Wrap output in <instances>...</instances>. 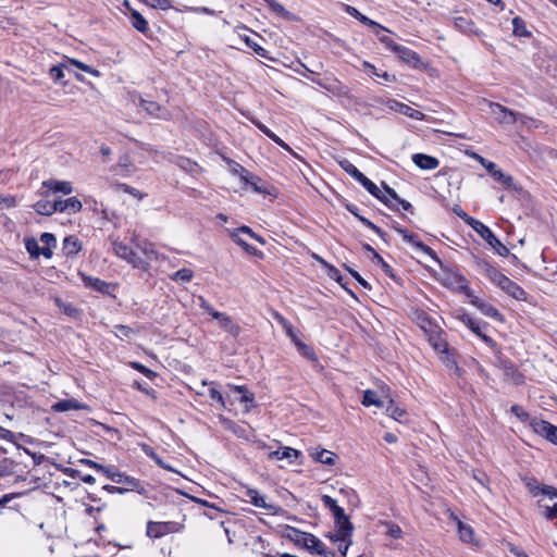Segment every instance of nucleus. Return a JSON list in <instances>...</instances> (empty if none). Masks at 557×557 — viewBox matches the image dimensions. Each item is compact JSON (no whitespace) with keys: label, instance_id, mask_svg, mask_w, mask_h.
Wrapping results in <instances>:
<instances>
[{"label":"nucleus","instance_id":"obj_1","mask_svg":"<svg viewBox=\"0 0 557 557\" xmlns=\"http://www.w3.org/2000/svg\"><path fill=\"white\" fill-rule=\"evenodd\" d=\"M112 251L117 258L132 264L133 268L140 270L148 269V261L143 259L132 247L121 240H112Z\"/></svg>","mask_w":557,"mask_h":557},{"label":"nucleus","instance_id":"obj_2","mask_svg":"<svg viewBox=\"0 0 557 557\" xmlns=\"http://www.w3.org/2000/svg\"><path fill=\"white\" fill-rule=\"evenodd\" d=\"M379 40L391 51L396 53L399 59L404 62L417 66L420 63V57L413 50L396 44L391 37L382 35L379 37Z\"/></svg>","mask_w":557,"mask_h":557},{"label":"nucleus","instance_id":"obj_3","mask_svg":"<svg viewBox=\"0 0 557 557\" xmlns=\"http://www.w3.org/2000/svg\"><path fill=\"white\" fill-rule=\"evenodd\" d=\"M287 537L312 552L322 547V542L317 536L299 531L296 528L287 527Z\"/></svg>","mask_w":557,"mask_h":557},{"label":"nucleus","instance_id":"obj_4","mask_svg":"<svg viewBox=\"0 0 557 557\" xmlns=\"http://www.w3.org/2000/svg\"><path fill=\"white\" fill-rule=\"evenodd\" d=\"M473 230L484 238L487 244L502 257L509 253V249L494 235L490 227L482 222H474Z\"/></svg>","mask_w":557,"mask_h":557},{"label":"nucleus","instance_id":"obj_5","mask_svg":"<svg viewBox=\"0 0 557 557\" xmlns=\"http://www.w3.org/2000/svg\"><path fill=\"white\" fill-rule=\"evenodd\" d=\"M181 530V524L174 521L156 522L148 521L146 534L152 540L161 539L170 533H175Z\"/></svg>","mask_w":557,"mask_h":557},{"label":"nucleus","instance_id":"obj_6","mask_svg":"<svg viewBox=\"0 0 557 557\" xmlns=\"http://www.w3.org/2000/svg\"><path fill=\"white\" fill-rule=\"evenodd\" d=\"M459 320L467 327H469L475 335H478L485 344H487L491 347H493L495 345V343L492 339V337H490L485 333V330L487 327V323L479 321V320H475V319L471 318L467 313H462L461 315H459Z\"/></svg>","mask_w":557,"mask_h":557},{"label":"nucleus","instance_id":"obj_7","mask_svg":"<svg viewBox=\"0 0 557 557\" xmlns=\"http://www.w3.org/2000/svg\"><path fill=\"white\" fill-rule=\"evenodd\" d=\"M113 482L122 485L120 487H114V491L117 494H124L129 491H136L139 494L145 493V487L137 479L125 473L121 472L120 474H114Z\"/></svg>","mask_w":557,"mask_h":557},{"label":"nucleus","instance_id":"obj_8","mask_svg":"<svg viewBox=\"0 0 557 557\" xmlns=\"http://www.w3.org/2000/svg\"><path fill=\"white\" fill-rule=\"evenodd\" d=\"M530 426L536 434L557 445V426L535 418L530 421Z\"/></svg>","mask_w":557,"mask_h":557},{"label":"nucleus","instance_id":"obj_9","mask_svg":"<svg viewBox=\"0 0 557 557\" xmlns=\"http://www.w3.org/2000/svg\"><path fill=\"white\" fill-rule=\"evenodd\" d=\"M488 107L491 114L500 124H513L518 121V117L521 116L520 114L515 113L513 111L499 103L490 102Z\"/></svg>","mask_w":557,"mask_h":557},{"label":"nucleus","instance_id":"obj_10","mask_svg":"<svg viewBox=\"0 0 557 557\" xmlns=\"http://www.w3.org/2000/svg\"><path fill=\"white\" fill-rule=\"evenodd\" d=\"M395 231L403 237L405 242L410 244L416 250L421 251L433 259H435V252L426 245H424L421 240H419L418 236L408 232L407 230L400 226H394Z\"/></svg>","mask_w":557,"mask_h":557},{"label":"nucleus","instance_id":"obj_11","mask_svg":"<svg viewBox=\"0 0 557 557\" xmlns=\"http://www.w3.org/2000/svg\"><path fill=\"white\" fill-rule=\"evenodd\" d=\"M313 83L325 89L337 97H344L348 95V89L339 81L332 77H325L322 79H312Z\"/></svg>","mask_w":557,"mask_h":557},{"label":"nucleus","instance_id":"obj_12","mask_svg":"<svg viewBox=\"0 0 557 557\" xmlns=\"http://www.w3.org/2000/svg\"><path fill=\"white\" fill-rule=\"evenodd\" d=\"M451 518L454 519V521H456L457 531H458L460 541L463 542L465 544H471L473 546H479V541L475 537L473 528L470 524L461 521L454 513H451Z\"/></svg>","mask_w":557,"mask_h":557},{"label":"nucleus","instance_id":"obj_13","mask_svg":"<svg viewBox=\"0 0 557 557\" xmlns=\"http://www.w3.org/2000/svg\"><path fill=\"white\" fill-rule=\"evenodd\" d=\"M385 106L391 110V111H395L397 113H400L403 115H406V116H409L413 120H423L424 117V114L411 107H409L408 104L406 103H403V102H399L397 100H394V99H388L386 102H385Z\"/></svg>","mask_w":557,"mask_h":557},{"label":"nucleus","instance_id":"obj_14","mask_svg":"<svg viewBox=\"0 0 557 557\" xmlns=\"http://www.w3.org/2000/svg\"><path fill=\"white\" fill-rule=\"evenodd\" d=\"M478 270L480 273L488 277L494 284H496L499 288L503 284V281H506L508 277L498 271L495 267H493L487 261L481 260L476 263Z\"/></svg>","mask_w":557,"mask_h":557},{"label":"nucleus","instance_id":"obj_15","mask_svg":"<svg viewBox=\"0 0 557 557\" xmlns=\"http://www.w3.org/2000/svg\"><path fill=\"white\" fill-rule=\"evenodd\" d=\"M244 495L247 498V502L258 508H262L271 513H276L278 510L275 505L267 503L265 497L261 495L257 490L247 488Z\"/></svg>","mask_w":557,"mask_h":557},{"label":"nucleus","instance_id":"obj_16","mask_svg":"<svg viewBox=\"0 0 557 557\" xmlns=\"http://www.w3.org/2000/svg\"><path fill=\"white\" fill-rule=\"evenodd\" d=\"M131 242L135 245L136 249L144 255L141 258L148 261V265L152 260L157 259V251L154 250L153 244L146 239H140L137 234L132 235Z\"/></svg>","mask_w":557,"mask_h":557},{"label":"nucleus","instance_id":"obj_17","mask_svg":"<svg viewBox=\"0 0 557 557\" xmlns=\"http://www.w3.org/2000/svg\"><path fill=\"white\" fill-rule=\"evenodd\" d=\"M55 212H65L69 214L77 213L82 210L83 205L76 197L67 199H55Z\"/></svg>","mask_w":557,"mask_h":557},{"label":"nucleus","instance_id":"obj_18","mask_svg":"<svg viewBox=\"0 0 557 557\" xmlns=\"http://www.w3.org/2000/svg\"><path fill=\"white\" fill-rule=\"evenodd\" d=\"M346 11H347V13L349 15L354 16L359 22H361L362 24H364L368 27L372 28L376 36L380 37V33L381 32H387V28H385L384 26L380 25L379 23L370 20L368 16L363 15L362 13H360L356 8L347 5Z\"/></svg>","mask_w":557,"mask_h":557},{"label":"nucleus","instance_id":"obj_19","mask_svg":"<svg viewBox=\"0 0 557 557\" xmlns=\"http://www.w3.org/2000/svg\"><path fill=\"white\" fill-rule=\"evenodd\" d=\"M482 164L486 169V171L499 183L503 185L510 187L512 186L513 180L511 176L506 175L494 162L485 161L482 159Z\"/></svg>","mask_w":557,"mask_h":557},{"label":"nucleus","instance_id":"obj_20","mask_svg":"<svg viewBox=\"0 0 557 557\" xmlns=\"http://www.w3.org/2000/svg\"><path fill=\"white\" fill-rule=\"evenodd\" d=\"M51 409L55 412H65L70 410H84L87 409V406L75 398H67L54 403Z\"/></svg>","mask_w":557,"mask_h":557},{"label":"nucleus","instance_id":"obj_21","mask_svg":"<svg viewBox=\"0 0 557 557\" xmlns=\"http://www.w3.org/2000/svg\"><path fill=\"white\" fill-rule=\"evenodd\" d=\"M472 306L479 309L482 314L497 321H503L500 312L490 302H486L483 299H473Z\"/></svg>","mask_w":557,"mask_h":557},{"label":"nucleus","instance_id":"obj_22","mask_svg":"<svg viewBox=\"0 0 557 557\" xmlns=\"http://www.w3.org/2000/svg\"><path fill=\"white\" fill-rule=\"evenodd\" d=\"M42 187L52 193H61L63 195H70L73 191V186L69 181L48 180L42 182Z\"/></svg>","mask_w":557,"mask_h":557},{"label":"nucleus","instance_id":"obj_23","mask_svg":"<svg viewBox=\"0 0 557 557\" xmlns=\"http://www.w3.org/2000/svg\"><path fill=\"white\" fill-rule=\"evenodd\" d=\"M215 320L219 321V325L222 330L236 337L239 335L240 327L233 322L232 318L226 313H215Z\"/></svg>","mask_w":557,"mask_h":557},{"label":"nucleus","instance_id":"obj_24","mask_svg":"<svg viewBox=\"0 0 557 557\" xmlns=\"http://www.w3.org/2000/svg\"><path fill=\"white\" fill-rule=\"evenodd\" d=\"M413 163L422 170H434L438 166L440 161L432 156L424 153H414L412 156Z\"/></svg>","mask_w":557,"mask_h":557},{"label":"nucleus","instance_id":"obj_25","mask_svg":"<svg viewBox=\"0 0 557 557\" xmlns=\"http://www.w3.org/2000/svg\"><path fill=\"white\" fill-rule=\"evenodd\" d=\"M139 103H140V107L152 116H156L159 119H165L168 116L166 109L162 108L154 101L140 98Z\"/></svg>","mask_w":557,"mask_h":557},{"label":"nucleus","instance_id":"obj_26","mask_svg":"<svg viewBox=\"0 0 557 557\" xmlns=\"http://www.w3.org/2000/svg\"><path fill=\"white\" fill-rule=\"evenodd\" d=\"M386 413L399 423L405 424L409 422L408 412L404 408H400L398 405H396L393 400H389L386 407Z\"/></svg>","mask_w":557,"mask_h":557},{"label":"nucleus","instance_id":"obj_27","mask_svg":"<svg viewBox=\"0 0 557 557\" xmlns=\"http://www.w3.org/2000/svg\"><path fill=\"white\" fill-rule=\"evenodd\" d=\"M82 249V243L76 236H67L64 238L62 244V250L65 256L73 257L77 255Z\"/></svg>","mask_w":557,"mask_h":557},{"label":"nucleus","instance_id":"obj_28","mask_svg":"<svg viewBox=\"0 0 557 557\" xmlns=\"http://www.w3.org/2000/svg\"><path fill=\"white\" fill-rule=\"evenodd\" d=\"M454 24L456 28L462 33L472 34L475 36L481 35L480 30L474 27L473 22L471 20H468L467 17L458 16L455 18Z\"/></svg>","mask_w":557,"mask_h":557},{"label":"nucleus","instance_id":"obj_29","mask_svg":"<svg viewBox=\"0 0 557 557\" xmlns=\"http://www.w3.org/2000/svg\"><path fill=\"white\" fill-rule=\"evenodd\" d=\"M234 392L239 395V401L245 405V410L249 411L255 407V396L245 386H234Z\"/></svg>","mask_w":557,"mask_h":557},{"label":"nucleus","instance_id":"obj_30","mask_svg":"<svg viewBox=\"0 0 557 557\" xmlns=\"http://www.w3.org/2000/svg\"><path fill=\"white\" fill-rule=\"evenodd\" d=\"M379 200L384 202L391 209H397V202H400L399 196L387 185H384V191H382Z\"/></svg>","mask_w":557,"mask_h":557},{"label":"nucleus","instance_id":"obj_31","mask_svg":"<svg viewBox=\"0 0 557 557\" xmlns=\"http://www.w3.org/2000/svg\"><path fill=\"white\" fill-rule=\"evenodd\" d=\"M500 289H503L509 296H511L518 300L522 299L524 296V290L518 284H516L513 281H511L509 277L506 281H503V284L500 285Z\"/></svg>","mask_w":557,"mask_h":557},{"label":"nucleus","instance_id":"obj_32","mask_svg":"<svg viewBox=\"0 0 557 557\" xmlns=\"http://www.w3.org/2000/svg\"><path fill=\"white\" fill-rule=\"evenodd\" d=\"M500 289H503L509 296H511L518 300L522 299L524 296V290L518 284H516L513 281H511L509 277L506 281H503V284L500 285Z\"/></svg>","mask_w":557,"mask_h":557},{"label":"nucleus","instance_id":"obj_33","mask_svg":"<svg viewBox=\"0 0 557 557\" xmlns=\"http://www.w3.org/2000/svg\"><path fill=\"white\" fill-rule=\"evenodd\" d=\"M131 23L132 26L141 34H146L149 29L147 20L137 11L131 10Z\"/></svg>","mask_w":557,"mask_h":557},{"label":"nucleus","instance_id":"obj_34","mask_svg":"<svg viewBox=\"0 0 557 557\" xmlns=\"http://www.w3.org/2000/svg\"><path fill=\"white\" fill-rule=\"evenodd\" d=\"M34 210L42 215H51L55 212V202L48 199H40L34 203Z\"/></svg>","mask_w":557,"mask_h":557},{"label":"nucleus","instance_id":"obj_35","mask_svg":"<svg viewBox=\"0 0 557 557\" xmlns=\"http://www.w3.org/2000/svg\"><path fill=\"white\" fill-rule=\"evenodd\" d=\"M299 455H269L270 460L280 468H288L294 465Z\"/></svg>","mask_w":557,"mask_h":557},{"label":"nucleus","instance_id":"obj_36","mask_svg":"<svg viewBox=\"0 0 557 557\" xmlns=\"http://www.w3.org/2000/svg\"><path fill=\"white\" fill-rule=\"evenodd\" d=\"M253 124L264 134L267 135L270 139H272L275 144H277L278 146H281L282 148H284L285 150H288L290 151V148L289 146L284 141L282 140L277 135H275L272 131H270L264 124H262L261 122H258V121H253Z\"/></svg>","mask_w":557,"mask_h":557},{"label":"nucleus","instance_id":"obj_37","mask_svg":"<svg viewBox=\"0 0 557 557\" xmlns=\"http://www.w3.org/2000/svg\"><path fill=\"white\" fill-rule=\"evenodd\" d=\"M361 404L366 407L375 406L377 408H382L384 406V403L379 398L376 392L372 389H367L363 393Z\"/></svg>","mask_w":557,"mask_h":557},{"label":"nucleus","instance_id":"obj_38","mask_svg":"<svg viewBox=\"0 0 557 557\" xmlns=\"http://www.w3.org/2000/svg\"><path fill=\"white\" fill-rule=\"evenodd\" d=\"M82 278H83V282H84V284L86 286L91 287L95 290L104 293L109 288V284L103 282V281H101L98 277H91V276L83 275Z\"/></svg>","mask_w":557,"mask_h":557},{"label":"nucleus","instance_id":"obj_39","mask_svg":"<svg viewBox=\"0 0 557 557\" xmlns=\"http://www.w3.org/2000/svg\"><path fill=\"white\" fill-rule=\"evenodd\" d=\"M528 486L531 491V493H533L534 496H536L539 493L543 494V495H546L550 498L553 497H556L557 498V490L553 486H549V485H532L531 483H528Z\"/></svg>","mask_w":557,"mask_h":557},{"label":"nucleus","instance_id":"obj_40","mask_svg":"<svg viewBox=\"0 0 557 557\" xmlns=\"http://www.w3.org/2000/svg\"><path fill=\"white\" fill-rule=\"evenodd\" d=\"M230 172L233 175H236L240 178V181H248V178H252V173L247 171L244 166L235 161H228Z\"/></svg>","mask_w":557,"mask_h":557},{"label":"nucleus","instance_id":"obj_41","mask_svg":"<svg viewBox=\"0 0 557 557\" xmlns=\"http://www.w3.org/2000/svg\"><path fill=\"white\" fill-rule=\"evenodd\" d=\"M242 39L259 57L264 58V59H270L268 51L264 48H262L260 45H258L252 38H250L249 36L245 35V36H242Z\"/></svg>","mask_w":557,"mask_h":557},{"label":"nucleus","instance_id":"obj_42","mask_svg":"<svg viewBox=\"0 0 557 557\" xmlns=\"http://www.w3.org/2000/svg\"><path fill=\"white\" fill-rule=\"evenodd\" d=\"M512 27H513V34L516 36H519V37L530 36V33L527 30L525 23L521 17L516 16L512 20Z\"/></svg>","mask_w":557,"mask_h":557},{"label":"nucleus","instance_id":"obj_43","mask_svg":"<svg viewBox=\"0 0 557 557\" xmlns=\"http://www.w3.org/2000/svg\"><path fill=\"white\" fill-rule=\"evenodd\" d=\"M67 63H69V65H73V66L95 76V77L100 76V72L98 70H96V69L91 67L90 65H87L76 59H69Z\"/></svg>","mask_w":557,"mask_h":557},{"label":"nucleus","instance_id":"obj_44","mask_svg":"<svg viewBox=\"0 0 557 557\" xmlns=\"http://www.w3.org/2000/svg\"><path fill=\"white\" fill-rule=\"evenodd\" d=\"M276 318H277V321L282 324L283 329L285 330L286 335L288 337H290V339L297 346L300 343V341L297 338V336H296V334L294 332L293 325L285 318H283L282 315L277 314Z\"/></svg>","mask_w":557,"mask_h":557},{"label":"nucleus","instance_id":"obj_45","mask_svg":"<svg viewBox=\"0 0 557 557\" xmlns=\"http://www.w3.org/2000/svg\"><path fill=\"white\" fill-rule=\"evenodd\" d=\"M342 168L354 177L357 182H360L366 175L361 173L352 163L349 161L342 162Z\"/></svg>","mask_w":557,"mask_h":557},{"label":"nucleus","instance_id":"obj_46","mask_svg":"<svg viewBox=\"0 0 557 557\" xmlns=\"http://www.w3.org/2000/svg\"><path fill=\"white\" fill-rule=\"evenodd\" d=\"M372 196L380 199L382 190L367 176L359 182Z\"/></svg>","mask_w":557,"mask_h":557},{"label":"nucleus","instance_id":"obj_47","mask_svg":"<svg viewBox=\"0 0 557 557\" xmlns=\"http://www.w3.org/2000/svg\"><path fill=\"white\" fill-rule=\"evenodd\" d=\"M64 69L70 71L69 63L52 66L49 71L50 77L54 82H60L64 77Z\"/></svg>","mask_w":557,"mask_h":557},{"label":"nucleus","instance_id":"obj_48","mask_svg":"<svg viewBox=\"0 0 557 557\" xmlns=\"http://www.w3.org/2000/svg\"><path fill=\"white\" fill-rule=\"evenodd\" d=\"M193 271L189 269H181L172 275V280L176 282H189L193 278Z\"/></svg>","mask_w":557,"mask_h":557},{"label":"nucleus","instance_id":"obj_49","mask_svg":"<svg viewBox=\"0 0 557 557\" xmlns=\"http://www.w3.org/2000/svg\"><path fill=\"white\" fill-rule=\"evenodd\" d=\"M419 321H420L421 329L425 333H430V334H436L437 333L436 325L430 320L429 317L422 315V317L419 318Z\"/></svg>","mask_w":557,"mask_h":557},{"label":"nucleus","instance_id":"obj_50","mask_svg":"<svg viewBox=\"0 0 557 557\" xmlns=\"http://www.w3.org/2000/svg\"><path fill=\"white\" fill-rule=\"evenodd\" d=\"M25 247L32 258H38L40 256V247L35 238L26 239Z\"/></svg>","mask_w":557,"mask_h":557},{"label":"nucleus","instance_id":"obj_51","mask_svg":"<svg viewBox=\"0 0 557 557\" xmlns=\"http://www.w3.org/2000/svg\"><path fill=\"white\" fill-rule=\"evenodd\" d=\"M430 343L434 347V349L438 352H445L447 349L446 343L436 334H430L429 338Z\"/></svg>","mask_w":557,"mask_h":557},{"label":"nucleus","instance_id":"obj_52","mask_svg":"<svg viewBox=\"0 0 557 557\" xmlns=\"http://www.w3.org/2000/svg\"><path fill=\"white\" fill-rule=\"evenodd\" d=\"M267 5L269 7V9L271 11H273L274 13L281 15V16H287L288 15V11H286V9L281 4L278 3L277 1L275 0H263Z\"/></svg>","mask_w":557,"mask_h":557},{"label":"nucleus","instance_id":"obj_53","mask_svg":"<svg viewBox=\"0 0 557 557\" xmlns=\"http://www.w3.org/2000/svg\"><path fill=\"white\" fill-rule=\"evenodd\" d=\"M91 466L96 467L99 471L103 472L108 479H110L113 482L114 474H120L121 472L114 468V467H103L98 466L97 463L92 461H88Z\"/></svg>","mask_w":557,"mask_h":557},{"label":"nucleus","instance_id":"obj_54","mask_svg":"<svg viewBox=\"0 0 557 557\" xmlns=\"http://www.w3.org/2000/svg\"><path fill=\"white\" fill-rule=\"evenodd\" d=\"M246 185H249L251 186V188L256 191V193H260V194H263L265 193V188L262 187L261 185H259V183L261 182V180L256 176L255 174H252V178H248V181H243Z\"/></svg>","mask_w":557,"mask_h":557},{"label":"nucleus","instance_id":"obj_55","mask_svg":"<svg viewBox=\"0 0 557 557\" xmlns=\"http://www.w3.org/2000/svg\"><path fill=\"white\" fill-rule=\"evenodd\" d=\"M114 329L115 335L120 338H128L134 334V331L127 325H115Z\"/></svg>","mask_w":557,"mask_h":557},{"label":"nucleus","instance_id":"obj_56","mask_svg":"<svg viewBox=\"0 0 557 557\" xmlns=\"http://www.w3.org/2000/svg\"><path fill=\"white\" fill-rule=\"evenodd\" d=\"M385 525L387 527L386 534L393 539H399L401 536V529L398 524L386 522Z\"/></svg>","mask_w":557,"mask_h":557},{"label":"nucleus","instance_id":"obj_57","mask_svg":"<svg viewBox=\"0 0 557 557\" xmlns=\"http://www.w3.org/2000/svg\"><path fill=\"white\" fill-rule=\"evenodd\" d=\"M510 410L520 421L532 420L530 419L529 413L519 405L512 406Z\"/></svg>","mask_w":557,"mask_h":557},{"label":"nucleus","instance_id":"obj_58","mask_svg":"<svg viewBox=\"0 0 557 557\" xmlns=\"http://www.w3.org/2000/svg\"><path fill=\"white\" fill-rule=\"evenodd\" d=\"M454 212L461 218L468 225L473 228L474 222H479L478 220L469 216L460 207H455Z\"/></svg>","mask_w":557,"mask_h":557},{"label":"nucleus","instance_id":"obj_59","mask_svg":"<svg viewBox=\"0 0 557 557\" xmlns=\"http://www.w3.org/2000/svg\"><path fill=\"white\" fill-rule=\"evenodd\" d=\"M132 367L139 371L140 373H143L145 376H147L148 379H152L156 376V373L148 369L147 367H145L144 364L139 363V362H132Z\"/></svg>","mask_w":557,"mask_h":557},{"label":"nucleus","instance_id":"obj_60","mask_svg":"<svg viewBox=\"0 0 557 557\" xmlns=\"http://www.w3.org/2000/svg\"><path fill=\"white\" fill-rule=\"evenodd\" d=\"M209 396L212 400H215L222 408H225V403L222 394L214 387L209 388Z\"/></svg>","mask_w":557,"mask_h":557},{"label":"nucleus","instance_id":"obj_61","mask_svg":"<svg viewBox=\"0 0 557 557\" xmlns=\"http://www.w3.org/2000/svg\"><path fill=\"white\" fill-rule=\"evenodd\" d=\"M40 242L44 244V246L48 247H55L57 245V239L51 233H42L40 236Z\"/></svg>","mask_w":557,"mask_h":557},{"label":"nucleus","instance_id":"obj_62","mask_svg":"<svg viewBox=\"0 0 557 557\" xmlns=\"http://www.w3.org/2000/svg\"><path fill=\"white\" fill-rule=\"evenodd\" d=\"M231 238L239 246H242L245 250L249 251L250 246L240 237L239 232L232 231Z\"/></svg>","mask_w":557,"mask_h":557},{"label":"nucleus","instance_id":"obj_63","mask_svg":"<svg viewBox=\"0 0 557 557\" xmlns=\"http://www.w3.org/2000/svg\"><path fill=\"white\" fill-rule=\"evenodd\" d=\"M297 347L299 348L300 352H301L305 357H307L308 359L313 360V359L315 358V357H314V352L312 351V349H311L309 346H307V345H305V344H302V343L300 342V343L297 345Z\"/></svg>","mask_w":557,"mask_h":557},{"label":"nucleus","instance_id":"obj_64","mask_svg":"<svg viewBox=\"0 0 557 557\" xmlns=\"http://www.w3.org/2000/svg\"><path fill=\"white\" fill-rule=\"evenodd\" d=\"M544 516L546 519H554L557 517V504H555L554 506H546L545 507V511H544Z\"/></svg>","mask_w":557,"mask_h":557}]
</instances>
